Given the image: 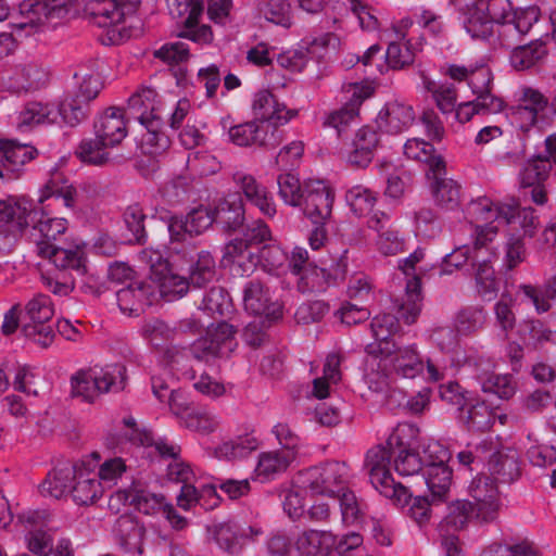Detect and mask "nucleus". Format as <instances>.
Segmentation results:
<instances>
[{"label": "nucleus", "mask_w": 556, "mask_h": 556, "mask_svg": "<svg viewBox=\"0 0 556 556\" xmlns=\"http://www.w3.org/2000/svg\"><path fill=\"white\" fill-rule=\"evenodd\" d=\"M41 203L42 200L30 201L28 206L22 207L21 235L36 247L38 256L48 258L59 269L84 276L87 271L84 250L78 244H59L60 237L67 230V220L51 216Z\"/></svg>", "instance_id": "obj_1"}, {"label": "nucleus", "mask_w": 556, "mask_h": 556, "mask_svg": "<svg viewBox=\"0 0 556 556\" xmlns=\"http://www.w3.org/2000/svg\"><path fill=\"white\" fill-rule=\"evenodd\" d=\"M125 381L126 367L123 364L80 370L72 378L73 394L90 402L98 393L122 391Z\"/></svg>", "instance_id": "obj_2"}, {"label": "nucleus", "mask_w": 556, "mask_h": 556, "mask_svg": "<svg viewBox=\"0 0 556 556\" xmlns=\"http://www.w3.org/2000/svg\"><path fill=\"white\" fill-rule=\"evenodd\" d=\"M53 315L54 309L50 296L42 293L34 295L23 309V334L42 348L49 346L55 336L51 324Z\"/></svg>", "instance_id": "obj_3"}, {"label": "nucleus", "mask_w": 556, "mask_h": 556, "mask_svg": "<svg viewBox=\"0 0 556 556\" xmlns=\"http://www.w3.org/2000/svg\"><path fill=\"white\" fill-rule=\"evenodd\" d=\"M349 481V467L341 462L325 464L302 470L298 476L299 484L316 495L336 496L345 490Z\"/></svg>", "instance_id": "obj_4"}, {"label": "nucleus", "mask_w": 556, "mask_h": 556, "mask_svg": "<svg viewBox=\"0 0 556 556\" xmlns=\"http://www.w3.org/2000/svg\"><path fill=\"white\" fill-rule=\"evenodd\" d=\"M20 11L25 18L18 24L20 28H39L55 27L74 15L77 8L73 0H25L20 5Z\"/></svg>", "instance_id": "obj_5"}, {"label": "nucleus", "mask_w": 556, "mask_h": 556, "mask_svg": "<svg viewBox=\"0 0 556 556\" xmlns=\"http://www.w3.org/2000/svg\"><path fill=\"white\" fill-rule=\"evenodd\" d=\"M391 446L378 444L368 450L365 467L372 486L383 496L399 502L406 496V489L395 483L390 472Z\"/></svg>", "instance_id": "obj_6"}, {"label": "nucleus", "mask_w": 556, "mask_h": 556, "mask_svg": "<svg viewBox=\"0 0 556 556\" xmlns=\"http://www.w3.org/2000/svg\"><path fill=\"white\" fill-rule=\"evenodd\" d=\"M236 330L225 321L212 325L206 334L197 339L190 346L191 355L203 362L213 358H227L237 348Z\"/></svg>", "instance_id": "obj_7"}, {"label": "nucleus", "mask_w": 556, "mask_h": 556, "mask_svg": "<svg viewBox=\"0 0 556 556\" xmlns=\"http://www.w3.org/2000/svg\"><path fill=\"white\" fill-rule=\"evenodd\" d=\"M425 257L422 249L415 250L409 256L400 262V269L405 276H410L406 282L405 293L401 298L399 305L400 317L404 319L407 325L414 324L422 306V294H421V282L420 277L417 274V264L420 263Z\"/></svg>", "instance_id": "obj_8"}, {"label": "nucleus", "mask_w": 556, "mask_h": 556, "mask_svg": "<svg viewBox=\"0 0 556 556\" xmlns=\"http://www.w3.org/2000/svg\"><path fill=\"white\" fill-rule=\"evenodd\" d=\"M425 452L431 459H427L424 481L430 491L432 502H442L446 498L452 484V470L446 465L448 452L438 442L426 445Z\"/></svg>", "instance_id": "obj_9"}, {"label": "nucleus", "mask_w": 556, "mask_h": 556, "mask_svg": "<svg viewBox=\"0 0 556 556\" xmlns=\"http://www.w3.org/2000/svg\"><path fill=\"white\" fill-rule=\"evenodd\" d=\"M289 266L291 273L299 277L298 289L302 293L324 291L331 283V274L317 265L304 248L292 250Z\"/></svg>", "instance_id": "obj_10"}, {"label": "nucleus", "mask_w": 556, "mask_h": 556, "mask_svg": "<svg viewBox=\"0 0 556 556\" xmlns=\"http://www.w3.org/2000/svg\"><path fill=\"white\" fill-rule=\"evenodd\" d=\"M462 23L466 33L477 41L485 42L494 48L502 45V26H497L488 13L483 3L475 0L467 2L462 9Z\"/></svg>", "instance_id": "obj_11"}, {"label": "nucleus", "mask_w": 556, "mask_h": 556, "mask_svg": "<svg viewBox=\"0 0 556 556\" xmlns=\"http://www.w3.org/2000/svg\"><path fill=\"white\" fill-rule=\"evenodd\" d=\"M502 204H494L491 199L480 197L468 203L466 214L470 223H476V248L485 247L497 232L498 225H502Z\"/></svg>", "instance_id": "obj_12"}, {"label": "nucleus", "mask_w": 556, "mask_h": 556, "mask_svg": "<svg viewBox=\"0 0 556 556\" xmlns=\"http://www.w3.org/2000/svg\"><path fill=\"white\" fill-rule=\"evenodd\" d=\"M332 190L321 180L304 182L302 203L298 205L313 224H326L331 216Z\"/></svg>", "instance_id": "obj_13"}, {"label": "nucleus", "mask_w": 556, "mask_h": 556, "mask_svg": "<svg viewBox=\"0 0 556 556\" xmlns=\"http://www.w3.org/2000/svg\"><path fill=\"white\" fill-rule=\"evenodd\" d=\"M496 482L492 476L480 475L469 485V494L475 501L472 504L476 507V519L479 522H491L497 517L501 503Z\"/></svg>", "instance_id": "obj_14"}, {"label": "nucleus", "mask_w": 556, "mask_h": 556, "mask_svg": "<svg viewBox=\"0 0 556 556\" xmlns=\"http://www.w3.org/2000/svg\"><path fill=\"white\" fill-rule=\"evenodd\" d=\"M229 140L239 147L258 146L275 148L282 141V132L270 124L251 121L232 126L228 130Z\"/></svg>", "instance_id": "obj_15"}, {"label": "nucleus", "mask_w": 556, "mask_h": 556, "mask_svg": "<svg viewBox=\"0 0 556 556\" xmlns=\"http://www.w3.org/2000/svg\"><path fill=\"white\" fill-rule=\"evenodd\" d=\"M432 341L439 346L440 351L431 354L426 359L427 379L438 382L444 379L452 358L448 352L457 343V333L451 327L435 328L431 333Z\"/></svg>", "instance_id": "obj_16"}, {"label": "nucleus", "mask_w": 556, "mask_h": 556, "mask_svg": "<svg viewBox=\"0 0 556 556\" xmlns=\"http://www.w3.org/2000/svg\"><path fill=\"white\" fill-rule=\"evenodd\" d=\"M140 3L141 0H93L87 12L99 27H111L134 15Z\"/></svg>", "instance_id": "obj_17"}, {"label": "nucleus", "mask_w": 556, "mask_h": 556, "mask_svg": "<svg viewBox=\"0 0 556 556\" xmlns=\"http://www.w3.org/2000/svg\"><path fill=\"white\" fill-rule=\"evenodd\" d=\"M400 303L401 299H397L395 302L396 317L391 314H381L372 318L370 329L372 337L375 338V342L366 345V352L369 355L389 358V356L395 352V342L390 340V337L396 330L397 320L404 321L399 314Z\"/></svg>", "instance_id": "obj_18"}, {"label": "nucleus", "mask_w": 556, "mask_h": 556, "mask_svg": "<svg viewBox=\"0 0 556 556\" xmlns=\"http://www.w3.org/2000/svg\"><path fill=\"white\" fill-rule=\"evenodd\" d=\"M244 309L255 316H264L267 319L281 317V305L273 300L269 289L260 280H250L243 288Z\"/></svg>", "instance_id": "obj_19"}, {"label": "nucleus", "mask_w": 556, "mask_h": 556, "mask_svg": "<svg viewBox=\"0 0 556 556\" xmlns=\"http://www.w3.org/2000/svg\"><path fill=\"white\" fill-rule=\"evenodd\" d=\"M252 111L254 121L260 124H270L275 128L287 124L298 115L296 110H288L269 90H260L254 94Z\"/></svg>", "instance_id": "obj_20"}, {"label": "nucleus", "mask_w": 556, "mask_h": 556, "mask_svg": "<svg viewBox=\"0 0 556 556\" xmlns=\"http://www.w3.org/2000/svg\"><path fill=\"white\" fill-rule=\"evenodd\" d=\"M380 143L377 130L370 126L359 128L344 151L345 161L353 167H367Z\"/></svg>", "instance_id": "obj_21"}, {"label": "nucleus", "mask_w": 556, "mask_h": 556, "mask_svg": "<svg viewBox=\"0 0 556 556\" xmlns=\"http://www.w3.org/2000/svg\"><path fill=\"white\" fill-rule=\"evenodd\" d=\"M494 453L488 455L485 463L490 475L497 482L510 483L520 475L519 454L516 448L503 445L498 439H493Z\"/></svg>", "instance_id": "obj_22"}, {"label": "nucleus", "mask_w": 556, "mask_h": 556, "mask_svg": "<svg viewBox=\"0 0 556 556\" xmlns=\"http://www.w3.org/2000/svg\"><path fill=\"white\" fill-rule=\"evenodd\" d=\"M37 150L28 144L0 141V178L13 180L20 177L27 162L35 159Z\"/></svg>", "instance_id": "obj_23"}, {"label": "nucleus", "mask_w": 556, "mask_h": 556, "mask_svg": "<svg viewBox=\"0 0 556 556\" xmlns=\"http://www.w3.org/2000/svg\"><path fill=\"white\" fill-rule=\"evenodd\" d=\"M48 81V72L39 63L29 61L15 65L5 80V88L16 94L38 90Z\"/></svg>", "instance_id": "obj_24"}, {"label": "nucleus", "mask_w": 556, "mask_h": 556, "mask_svg": "<svg viewBox=\"0 0 556 556\" xmlns=\"http://www.w3.org/2000/svg\"><path fill=\"white\" fill-rule=\"evenodd\" d=\"M208 531L219 548L231 555L242 551L247 539H253L262 534L260 528H241L231 521L213 525L208 528Z\"/></svg>", "instance_id": "obj_25"}, {"label": "nucleus", "mask_w": 556, "mask_h": 556, "mask_svg": "<svg viewBox=\"0 0 556 556\" xmlns=\"http://www.w3.org/2000/svg\"><path fill=\"white\" fill-rule=\"evenodd\" d=\"M212 211L215 224L225 232H236L244 225L245 208L240 193H229L219 199Z\"/></svg>", "instance_id": "obj_26"}, {"label": "nucleus", "mask_w": 556, "mask_h": 556, "mask_svg": "<svg viewBox=\"0 0 556 556\" xmlns=\"http://www.w3.org/2000/svg\"><path fill=\"white\" fill-rule=\"evenodd\" d=\"M233 181L242 191L245 200L266 217L273 218L276 215V204L273 195L267 188L260 184L252 175L236 172L232 176Z\"/></svg>", "instance_id": "obj_27"}, {"label": "nucleus", "mask_w": 556, "mask_h": 556, "mask_svg": "<svg viewBox=\"0 0 556 556\" xmlns=\"http://www.w3.org/2000/svg\"><path fill=\"white\" fill-rule=\"evenodd\" d=\"M349 92H351L349 102L341 109L327 114L323 123L325 127L334 128L339 137H341L344 129L357 118L358 109L364 100L370 97L371 89L369 87L354 85Z\"/></svg>", "instance_id": "obj_28"}, {"label": "nucleus", "mask_w": 556, "mask_h": 556, "mask_svg": "<svg viewBox=\"0 0 556 556\" xmlns=\"http://www.w3.org/2000/svg\"><path fill=\"white\" fill-rule=\"evenodd\" d=\"M94 136L103 144L114 148L127 136V126L123 111L118 108H109L93 124Z\"/></svg>", "instance_id": "obj_29"}, {"label": "nucleus", "mask_w": 556, "mask_h": 556, "mask_svg": "<svg viewBox=\"0 0 556 556\" xmlns=\"http://www.w3.org/2000/svg\"><path fill=\"white\" fill-rule=\"evenodd\" d=\"M78 464L65 462L50 470L39 489L43 496L63 498L70 496L78 469Z\"/></svg>", "instance_id": "obj_30"}, {"label": "nucleus", "mask_w": 556, "mask_h": 556, "mask_svg": "<svg viewBox=\"0 0 556 556\" xmlns=\"http://www.w3.org/2000/svg\"><path fill=\"white\" fill-rule=\"evenodd\" d=\"M223 262L230 266L233 274L249 276L260 264V256L245 241L233 239L225 245Z\"/></svg>", "instance_id": "obj_31"}, {"label": "nucleus", "mask_w": 556, "mask_h": 556, "mask_svg": "<svg viewBox=\"0 0 556 556\" xmlns=\"http://www.w3.org/2000/svg\"><path fill=\"white\" fill-rule=\"evenodd\" d=\"M540 20V9L528 7L513 11L509 21L502 25V45L509 48L528 34Z\"/></svg>", "instance_id": "obj_32"}, {"label": "nucleus", "mask_w": 556, "mask_h": 556, "mask_svg": "<svg viewBox=\"0 0 556 556\" xmlns=\"http://www.w3.org/2000/svg\"><path fill=\"white\" fill-rule=\"evenodd\" d=\"M369 228L378 233L377 248L384 255H395L403 251L404 239L397 228L383 212H375L368 219Z\"/></svg>", "instance_id": "obj_33"}, {"label": "nucleus", "mask_w": 556, "mask_h": 556, "mask_svg": "<svg viewBox=\"0 0 556 556\" xmlns=\"http://www.w3.org/2000/svg\"><path fill=\"white\" fill-rule=\"evenodd\" d=\"M103 494L102 482L97 472L79 465L72 486L71 497L80 506L91 505Z\"/></svg>", "instance_id": "obj_34"}, {"label": "nucleus", "mask_w": 556, "mask_h": 556, "mask_svg": "<svg viewBox=\"0 0 556 556\" xmlns=\"http://www.w3.org/2000/svg\"><path fill=\"white\" fill-rule=\"evenodd\" d=\"M414 119L415 114L410 105L391 101L379 112L378 125L384 131L396 135L406 130Z\"/></svg>", "instance_id": "obj_35"}, {"label": "nucleus", "mask_w": 556, "mask_h": 556, "mask_svg": "<svg viewBox=\"0 0 556 556\" xmlns=\"http://www.w3.org/2000/svg\"><path fill=\"white\" fill-rule=\"evenodd\" d=\"M153 288L143 281H131L116 291V301L121 311L128 315H138L144 305L151 304Z\"/></svg>", "instance_id": "obj_36"}, {"label": "nucleus", "mask_w": 556, "mask_h": 556, "mask_svg": "<svg viewBox=\"0 0 556 556\" xmlns=\"http://www.w3.org/2000/svg\"><path fill=\"white\" fill-rule=\"evenodd\" d=\"M294 545L302 556H324L336 545V535L330 531L309 529L298 535Z\"/></svg>", "instance_id": "obj_37"}, {"label": "nucleus", "mask_w": 556, "mask_h": 556, "mask_svg": "<svg viewBox=\"0 0 556 556\" xmlns=\"http://www.w3.org/2000/svg\"><path fill=\"white\" fill-rule=\"evenodd\" d=\"M458 419L468 431L484 432L493 426L495 413L484 402L470 399L459 412Z\"/></svg>", "instance_id": "obj_38"}, {"label": "nucleus", "mask_w": 556, "mask_h": 556, "mask_svg": "<svg viewBox=\"0 0 556 556\" xmlns=\"http://www.w3.org/2000/svg\"><path fill=\"white\" fill-rule=\"evenodd\" d=\"M404 154L407 159L425 163L428 166V177L433 172L440 173L446 167L444 159L437 153L433 146L419 138H412L405 142Z\"/></svg>", "instance_id": "obj_39"}, {"label": "nucleus", "mask_w": 556, "mask_h": 556, "mask_svg": "<svg viewBox=\"0 0 556 556\" xmlns=\"http://www.w3.org/2000/svg\"><path fill=\"white\" fill-rule=\"evenodd\" d=\"M447 75L457 81L467 80L472 93L476 96L492 89L493 75L485 65L470 68L460 65H450Z\"/></svg>", "instance_id": "obj_40"}, {"label": "nucleus", "mask_w": 556, "mask_h": 556, "mask_svg": "<svg viewBox=\"0 0 556 556\" xmlns=\"http://www.w3.org/2000/svg\"><path fill=\"white\" fill-rule=\"evenodd\" d=\"M117 496L146 515L162 511L166 504L163 495L151 493L140 488L137 483H132L128 489L118 491Z\"/></svg>", "instance_id": "obj_41"}, {"label": "nucleus", "mask_w": 556, "mask_h": 556, "mask_svg": "<svg viewBox=\"0 0 556 556\" xmlns=\"http://www.w3.org/2000/svg\"><path fill=\"white\" fill-rule=\"evenodd\" d=\"M295 457L296 453L290 451L264 452L258 456L255 475L262 481L271 480L277 475L286 471Z\"/></svg>", "instance_id": "obj_42"}, {"label": "nucleus", "mask_w": 556, "mask_h": 556, "mask_svg": "<svg viewBox=\"0 0 556 556\" xmlns=\"http://www.w3.org/2000/svg\"><path fill=\"white\" fill-rule=\"evenodd\" d=\"M445 168L440 173L433 172L429 179L433 180L432 192L439 206L453 211L460 204V186L453 179L445 177Z\"/></svg>", "instance_id": "obj_43"}, {"label": "nucleus", "mask_w": 556, "mask_h": 556, "mask_svg": "<svg viewBox=\"0 0 556 556\" xmlns=\"http://www.w3.org/2000/svg\"><path fill=\"white\" fill-rule=\"evenodd\" d=\"M394 374L402 378L413 379L425 369V363L414 345L397 348L390 356Z\"/></svg>", "instance_id": "obj_44"}, {"label": "nucleus", "mask_w": 556, "mask_h": 556, "mask_svg": "<svg viewBox=\"0 0 556 556\" xmlns=\"http://www.w3.org/2000/svg\"><path fill=\"white\" fill-rule=\"evenodd\" d=\"M502 225L510 226L514 230L521 229L523 235L532 237L538 226V217L532 207H520L514 201L503 203Z\"/></svg>", "instance_id": "obj_45"}, {"label": "nucleus", "mask_w": 556, "mask_h": 556, "mask_svg": "<svg viewBox=\"0 0 556 556\" xmlns=\"http://www.w3.org/2000/svg\"><path fill=\"white\" fill-rule=\"evenodd\" d=\"M59 112L53 104L30 102L20 112L17 126L34 127L36 125H50L58 122Z\"/></svg>", "instance_id": "obj_46"}, {"label": "nucleus", "mask_w": 556, "mask_h": 556, "mask_svg": "<svg viewBox=\"0 0 556 556\" xmlns=\"http://www.w3.org/2000/svg\"><path fill=\"white\" fill-rule=\"evenodd\" d=\"M258 446L260 440L253 433H247L223 442L215 448V456L226 460L240 459L256 451Z\"/></svg>", "instance_id": "obj_47"}, {"label": "nucleus", "mask_w": 556, "mask_h": 556, "mask_svg": "<svg viewBox=\"0 0 556 556\" xmlns=\"http://www.w3.org/2000/svg\"><path fill=\"white\" fill-rule=\"evenodd\" d=\"M547 54L545 43L535 39L528 45L515 47L510 53L509 61L517 71H523L536 65Z\"/></svg>", "instance_id": "obj_48"}, {"label": "nucleus", "mask_w": 556, "mask_h": 556, "mask_svg": "<svg viewBox=\"0 0 556 556\" xmlns=\"http://www.w3.org/2000/svg\"><path fill=\"white\" fill-rule=\"evenodd\" d=\"M114 533L124 549L131 552L141 544L144 529L130 515H122L115 521Z\"/></svg>", "instance_id": "obj_49"}, {"label": "nucleus", "mask_w": 556, "mask_h": 556, "mask_svg": "<svg viewBox=\"0 0 556 556\" xmlns=\"http://www.w3.org/2000/svg\"><path fill=\"white\" fill-rule=\"evenodd\" d=\"M552 164L547 157L535 155L527 160L519 170V182L522 188L542 185L549 176Z\"/></svg>", "instance_id": "obj_50"}, {"label": "nucleus", "mask_w": 556, "mask_h": 556, "mask_svg": "<svg viewBox=\"0 0 556 556\" xmlns=\"http://www.w3.org/2000/svg\"><path fill=\"white\" fill-rule=\"evenodd\" d=\"M139 123L146 127L148 132L144 140L147 144L154 147V153L164 152L170 147V139L164 132V123L160 109L147 117L140 115Z\"/></svg>", "instance_id": "obj_51"}, {"label": "nucleus", "mask_w": 556, "mask_h": 556, "mask_svg": "<svg viewBox=\"0 0 556 556\" xmlns=\"http://www.w3.org/2000/svg\"><path fill=\"white\" fill-rule=\"evenodd\" d=\"M216 275L215 260L210 252L201 251L197 258L191 261L188 279L193 288H203L213 281Z\"/></svg>", "instance_id": "obj_52"}, {"label": "nucleus", "mask_w": 556, "mask_h": 556, "mask_svg": "<svg viewBox=\"0 0 556 556\" xmlns=\"http://www.w3.org/2000/svg\"><path fill=\"white\" fill-rule=\"evenodd\" d=\"M472 519H476L473 504L466 500H457L447 506V514L439 526L441 529L448 528L452 531H459Z\"/></svg>", "instance_id": "obj_53"}, {"label": "nucleus", "mask_w": 556, "mask_h": 556, "mask_svg": "<svg viewBox=\"0 0 556 556\" xmlns=\"http://www.w3.org/2000/svg\"><path fill=\"white\" fill-rule=\"evenodd\" d=\"M427 459H431L429 454L422 448V456L416 451V448H402L399 451L394 458V469L403 477H410L425 472Z\"/></svg>", "instance_id": "obj_54"}, {"label": "nucleus", "mask_w": 556, "mask_h": 556, "mask_svg": "<svg viewBox=\"0 0 556 556\" xmlns=\"http://www.w3.org/2000/svg\"><path fill=\"white\" fill-rule=\"evenodd\" d=\"M519 334L527 346L538 349L545 342L556 343V331L553 332L539 319L523 320L519 326Z\"/></svg>", "instance_id": "obj_55"}, {"label": "nucleus", "mask_w": 556, "mask_h": 556, "mask_svg": "<svg viewBox=\"0 0 556 556\" xmlns=\"http://www.w3.org/2000/svg\"><path fill=\"white\" fill-rule=\"evenodd\" d=\"M519 292L534 305L539 314L547 312L551 308L549 299L556 300V273L546 280L544 290L531 285H521Z\"/></svg>", "instance_id": "obj_56"}, {"label": "nucleus", "mask_w": 556, "mask_h": 556, "mask_svg": "<svg viewBox=\"0 0 556 556\" xmlns=\"http://www.w3.org/2000/svg\"><path fill=\"white\" fill-rule=\"evenodd\" d=\"M157 109L156 92L152 88H141L128 99L127 114L129 118L140 121V115L147 117Z\"/></svg>", "instance_id": "obj_57"}, {"label": "nucleus", "mask_w": 556, "mask_h": 556, "mask_svg": "<svg viewBox=\"0 0 556 556\" xmlns=\"http://www.w3.org/2000/svg\"><path fill=\"white\" fill-rule=\"evenodd\" d=\"M201 7H192L184 23L185 29L178 33V37L190 39L197 43H208L213 40V33L208 25L199 26Z\"/></svg>", "instance_id": "obj_58"}, {"label": "nucleus", "mask_w": 556, "mask_h": 556, "mask_svg": "<svg viewBox=\"0 0 556 556\" xmlns=\"http://www.w3.org/2000/svg\"><path fill=\"white\" fill-rule=\"evenodd\" d=\"M59 117L71 127L85 121L89 114V105L72 92L56 106Z\"/></svg>", "instance_id": "obj_59"}, {"label": "nucleus", "mask_w": 556, "mask_h": 556, "mask_svg": "<svg viewBox=\"0 0 556 556\" xmlns=\"http://www.w3.org/2000/svg\"><path fill=\"white\" fill-rule=\"evenodd\" d=\"M154 281L159 283L161 294L167 298L168 301L181 298L191 286L188 277L175 274L173 267L168 269V273L162 274Z\"/></svg>", "instance_id": "obj_60"}, {"label": "nucleus", "mask_w": 556, "mask_h": 556, "mask_svg": "<svg viewBox=\"0 0 556 556\" xmlns=\"http://www.w3.org/2000/svg\"><path fill=\"white\" fill-rule=\"evenodd\" d=\"M425 87L428 91L432 92V97L437 103V106L442 112V114L448 116L454 113L457 100V93L454 85H438L434 81L425 80Z\"/></svg>", "instance_id": "obj_61"}, {"label": "nucleus", "mask_w": 556, "mask_h": 556, "mask_svg": "<svg viewBox=\"0 0 556 556\" xmlns=\"http://www.w3.org/2000/svg\"><path fill=\"white\" fill-rule=\"evenodd\" d=\"M480 383L484 393H493L503 400L510 399L516 392V383L510 375L481 376Z\"/></svg>", "instance_id": "obj_62"}, {"label": "nucleus", "mask_w": 556, "mask_h": 556, "mask_svg": "<svg viewBox=\"0 0 556 556\" xmlns=\"http://www.w3.org/2000/svg\"><path fill=\"white\" fill-rule=\"evenodd\" d=\"M109 144H103L100 138L84 139L76 150V155L84 163L103 165L109 161Z\"/></svg>", "instance_id": "obj_63"}, {"label": "nucleus", "mask_w": 556, "mask_h": 556, "mask_svg": "<svg viewBox=\"0 0 556 556\" xmlns=\"http://www.w3.org/2000/svg\"><path fill=\"white\" fill-rule=\"evenodd\" d=\"M486 313L482 307L469 306L460 309L455 318L457 332L469 334L481 329L485 323Z\"/></svg>", "instance_id": "obj_64"}]
</instances>
